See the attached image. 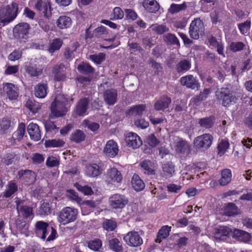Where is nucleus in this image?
I'll list each match as a JSON object with an SVG mask.
<instances>
[{
  "instance_id": "nucleus-1",
  "label": "nucleus",
  "mask_w": 252,
  "mask_h": 252,
  "mask_svg": "<svg viewBox=\"0 0 252 252\" xmlns=\"http://www.w3.org/2000/svg\"><path fill=\"white\" fill-rule=\"evenodd\" d=\"M50 235L47 237V241H50L54 240L56 237L57 231L53 227H49V224L43 221H38L35 224V233L36 236L44 240L49 232Z\"/></svg>"
},
{
  "instance_id": "nucleus-2",
  "label": "nucleus",
  "mask_w": 252,
  "mask_h": 252,
  "mask_svg": "<svg viewBox=\"0 0 252 252\" xmlns=\"http://www.w3.org/2000/svg\"><path fill=\"white\" fill-rule=\"evenodd\" d=\"M17 4L12 3L0 9V26H4L13 20L17 16Z\"/></svg>"
},
{
  "instance_id": "nucleus-3",
  "label": "nucleus",
  "mask_w": 252,
  "mask_h": 252,
  "mask_svg": "<svg viewBox=\"0 0 252 252\" xmlns=\"http://www.w3.org/2000/svg\"><path fill=\"white\" fill-rule=\"evenodd\" d=\"M216 99L222 106L227 107L236 99L235 93L228 88H222L216 92Z\"/></svg>"
},
{
  "instance_id": "nucleus-4",
  "label": "nucleus",
  "mask_w": 252,
  "mask_h": 252,
  "mask_svg": "<svg viewBox=\"0 0 252 252\" xmlns=\"http://www.w3.org/2000/svg\"><path fill=\"white\" fill-rule=\"evenodd\" d=\"M78 211L76 209L66 207L60 212L58 221L63 225L74 221L77 218Z\"/></svg>"
},
{
  "instance_id": "nucleus-5",
  "label": "nucleus",
  "mask_w": 252,
  "mask_h": 252,
  "mask_svg": "<svg viewBox=\"0 0 252 252\" xmlns=\"http://www.w3.org/2000/svg\"><path fill=\"white\" fill-rule=\"evenodd\" d=\"M66 100L62 95L57 96L51 105V111L55 117L64 115L66 111L65 107Z\"/></svg>"
},
{
  "instance_id": "nucleus-6",
  "label": "nucleus",
  "mask_w": 252,
  "mask_h": 252,
  "mask_svg": "<svg viewBox=\"0 0 252 252\" xmlns=\"http://www.w3.org/2000/svg\"><path fill=\"white\" fill-rule=\"evenodd\" d=\"M204 33V26L202 21L197 18L193 20L189 28L190 37L194 39H197L200 36H202Z\"/></svg>"
},
{
  "instance_id": "nucleus-7",
  "label": "nucleus",
  "mask_w": 252,
  "mask_h": 252,
  "mask_svg": "<svg viewBox=\"0 0 252 252\" xmlns=\"http://www.w3.org/2000/svg\"><path fill=\"white\" fill-rule=\"evenodd\" d=\"M213 139V137L211 134H204L194 139V145L197 149L206 150L211 146Z\"/></svg>"
},
{
  "instance_id": "nucleus-8",
  "label": "nucleus",
  "mask_w": 252,
  "mask_h": 252,
  "mask_svg": "<svg viewBox=\"0 0 252 252\" xmlns=\"http://www.w3.org/2000/svg\"><path fill=\"white\" fill-rule=\"evenodd\" d=\"M124 241L129 246L137 247L143 244V239L138 232L132 231L127 233L124 237Z\"/></svg>"
},
{
  "instance_id": "nucleus-9",
  "label": "nucleus",
  "mask_w": 252,
  "mask_h": 252,
  "mask_svg": "<svg viewBox=\"0 0 252 252\" xmlns=\"http://www.w3.org/2000/svg\"><path fill=\"white\" fill-rule=\"evenodd\" d=\"M30 26L27 23H21L16 25L13 30V36L18 39L24 38L29 33Z\"/></svg>"
},
{
  "instance_id": "nucleus-10",
  "label": "nucleus",
  "mask_w": 252,
  "mask_h": 252,
  "mask_svg": "<svg viewBox=\"0 0 252 252\" xmlns=\"http://www.w3.org/2000/svg\"><path fill=\"white\" fill-rule=\"evenodd\" d=\"M109 202L112 208L122 209L128 203V200L123 195L115 194L110 198Z\"/></svg>"
},
{
  "instance_id": "nucleus-11",
  "label": "nucleus",
  "mask_w": 252,
  "mask_h": 252,
  "mask_svg": "<svg viewBox=\"0 0 252 252\" xmlns=\"http://www.w3.org/2000/svg\"><path fill=\"white\" fill-rule=\"evenodd\" d=\"M180 83L182 86L192 90L198 89L200 87L198 81L192 75H188L181 77Z\"/></svg>"
},
{
  "instance_id": "nucleus-12",
  "label": "nucleus",
  "mask_w": 252,
  "mask_h": 252,
  "mask_svg": "<svg viewBox=\"0 0 252 252\" xmlns=\"http://www.w3.org/2000/svg\"><path fill=\"white\" fill-rule=\"evenodd\" d=\"M15 203L18 212L21 213L24 217L28 218L32 214V208L27 205V201L26 200L16 198Z\"/></svg>"
},
{
  "instance_id": "nucleus-13",
  "label": "nucleus",
  "mask_w": 252,
  "mask_h": 252,
  "mask_svg": "<svg viewBox=\"0 0 252 252\" xmlns=\"http://www.w3.org/2000/svg\"><path fill=\"white\" fill-rule=\"evenodd\" d=\"M89 100L87 98L80 99L77 102L74 110V115L77 116H84L88 109Z\"/></svg>"
},
{
  "instance_id": "nucleus-14",
  "label": "nucleus",
  "mask_w": 252,
  "mask_h": 252,
  "mask_svg": "<svg viewBox=\"0 0 252 252\" xmlns=\"http://www.w3.org/2000/svg\"><path fill=\"white\" fill-rule=\"evenodd\" d=\"M104 102L109 105H114L118 99L117 91L114 89H110L105 90L103 94Z\"/></svg>"
},
{
  "instance_id": "nucleus-15",
  "label": "nucleus",
  "mask_w": 252,
  "mask_h": 252,
  "mask_svg": "<svg viewBox=\"0 0 252 252\" xmlns=\"http://www.w3.org/2000/svg\"><path fill=\"white\" fill-rule=\"evenodd\" d=\"M66 67L63 63L55 65L52 70L54 79L58 81L64 80L66 77Z\"/></svg>"
},
{
  "instance_id": "nucleus-16",
  "label": "nucleus",
  "mask_w": 252,
  "mask_h": 252,
  "mask_svg": "<svg viewBox=\"0 0 252 252\" xmlns=\"http://www.w3.org/2000/svg\"><path fill=\"white\" fill-rule=\"evenodd\" d=\"M125 140L127 145L133 149H137L142 144L140 137L133 132L128 133L125 138Z\"/></svg>"
},
{
  "instance_id": "nucleus-17",
  "label": "nucleus",
  "mask_w": 252,
  "mask_h": 252,
  "mask_svg": "<svg viewBox=\"0 0 252 252\" xmlns=\"http://www.w3.org/2000/svg\"><path fill=\"white\" fill-rule=\"evenodd\" d=\"M17 177L27 184H32L35 181V174L31 170H20L18 172Z\"/></svg>"
},
{
  "instance_id": "nucleus-18",
  "label": "nucleus",
  "mask_w": 252,
  "mask_h": 252,
  "mask_svg": "<svg viewBox=\"0 0 252 252\" xmlns=\"http://www.w3.org/2000/svg\"><path fill=\"white\" fill-rule=\"evenodd\" d=\"M103 152L108 157H114L118 152L117 143L113 140H109L105 145Z\"/></svg>"
},
{
  "instance_id": "nucleus-19",
  "label": "nucleus",
  "mask_w": 252,
  "mask_h": 252,
  "mask_svg": "<svg viewBox=\"0 0 252 252\" xmlns=\"http://www.w3.org/2000/svg\"><path fill=\"white\" fill-rule=\"evenodd\" d=\"M3 91L10 100L16 99L18 96L17 88L12 83H5L3 87Z\"/></svg>"
},
{
  "instance_id": "nucleus-20",
  "label": "nucleus",
  "mask_w": 252,
  "mask_h": 252,
  "mask_svg": "<svg viewBox=\"0 0 252 252\" xmlns=\"http://www.w3.org/2000/svg\"><path fill=\"white\" fill-rule=\"evenodd\" d=\"M232 237L236 240L245 243L250 241L252 237L250 233L240 229H235Z\"/></svg>"
},
{
  "instance_id": "nucleus-21",
  "label": "nucleus",
  "mask_w": 252,
  "mask_h": 252,
  "mask_svg": "<svg viewBox=\"0 0 252 252\" xmlns=\"http://www.w3.org/2000/svg\"><path fill=\"white\" fill-rule=\"evenodd\" d=\"M231 231V229L227 226H220L219 228L214 229V237L217 240H224Z\"/></svg>"
},
{
  "instance_id": "nucleus-22",
  "label": "nucleus",
  "mask_w": 252,
  "mask_h": 252,
  "mask_svg": "<svg viewBox=\"0 0 252 252\" xmlns=\"http://www.w3.org/2000/svg\"><path fill=\"white\" fill-rule=\"evenodd\" d=\"M107 180L109 182L113 183H118L122 180L121 173L117 169L112 168L108 170L107 172Z\"/></svg>"
},
{
  "instance_id": "nucleus-23",
  "label": "nucleus",
  "mask_w": 252,
  "mask_h": 252,
  "mask_svg": "<svg viewBox=\"0 0 252 252\" xmlns=\"http://www.w3.org/2000/svg\"><path fill=\"white\" fill-rule=\"evenodd\" d=\"M28 131L30 137L32 139L35 141H38L40 139V130L37 124L33 123L30 124L28 126Z\"/></svg>"
},
{
  "instance_id": "nucleus-24",
  "label": "nucleus",
  "mask_w": 252,
  "mask_h": 252,
  "mask_svg": "<svg viewBox=\"0 0 252 252\" xmlns=\"http://www.w3.org/2000/svg\"><path fill=\"white\" fill-rule=\"evenodd\" d=\"M171 103V100L169 97L162 96L155 102L154 107L157 111L164 110L168 107Z\"/></svg>"
},
{
  "instance_id": "nucleus-25",
  "label": "nucleus",
  "mask_w": 252,
  "mask_h": 252,
  "mask_svg": "<svg viewBox=\"0 0 252 252\" xmlns=\"http://www.w3.org/2000/svg\"><path fill=\"white\" fill-rule=\"evenodd\" d=\"M142 4L144 8L151 13H156L159 9V3L155 0H144Z\"/></svg>"
},
{
  "instance_id": "nucleus-26",
  "label": "nucleus",
  "mask_w": 252,
  "mask_h": 252,
  "mask_svg": "<svg viewBox=\"0 0 252 252\" xmlns=\"http://www.w3.org/2000/svg\"><path fill=\"white\" fill-rule=\"evenodd\" d=\"M175 149L176 151L179 154H188L190 152L189 143L183 140H181L177 143Z\"/></svg>"
},
{
  "instance_id": "nucleus-27",
  "label": "nucleus",
  "mask_w": 252,
  "mask_h": 252,
  "mask_svg": "<svg viewBox=\"0 0 252 252\" xmlns=\"http://www.w3.org/2000/svg\"><path fill=\"white\" fill-rule=\"evenodd\" d=\"M48 86L45 83H39L34 87V94L38 98H44L46 96Z\"/></svg>"
},
{
  "instance_id": "nucleus-28",
  "label": "nucleus",
  "mask_w": 252,
  "mask_h": 252,
  "mask_svg": "<svg viewBox=\"0 0 252 252\" xmlns=\"http://www.w3.org/2000/svg\"><path fill=\"white\" fill-rule=\"evenodd\" d=\"M146 109L144 104H139L131 107L127 111L126 114L129 116H141Z\"/></svg>"
},
{
  "instance_id": "nucleus-29",
  "label": "nucleus",
  "mask_w": 252,
  "mask_h": 252,
  "mask_svg": "<svg viewBox=\"0 0 252 252\" xmlns=\"http://www.w3.org/2000/svg\"><path fill=\"white\" fill-rule=\"evenodd\" d=\"M163 174L166 178L171 177L175 173V166L171 161H168L163 164Z\"/></svg>"
},
{
  "instance_id": "nucleus-30",
  "label": "nucleus",
  "mask_w": 252,
  "mask_h": 252,
  "mask_svg": "<svg viewBox=\"0 0 252 252\" xmlns=\"http://www.w3.org/2000/svg\"><path fill=\"white\" fill-rule=\"evenodd\" d=\"M191 67V63L186 59L180 61L176 65V71L178 73L185 72Z\"/></svg>"
},
{
  "instance_id": "nucleus-31",
  "label": "nucleus",
  "mask_w": 252,
  "mask_h": 252,
  "mask_svg": "<svg viewBox=\"0 0 252 252\" xmlns=\"http://www.w3.org/2000/svg\"><path fill=\"white\" fill-rule=\"evenodd\" d=\"M231 172L230 169H225L221 171V177L219 180L221 186H225L231 180Z\"/></svg>"
},
{
  "instance_id": "nucleus-32",
  "label": "nucleus",
  "mask_w": 252,
  "mask_h": 252,
  "mask_svg": "<svg viewBox=\"0 0 252 252\" xmlns=\"http://www.w3.org/2000/svg\"><path fill=\"white\" fill-rule=\"evenodd\" d=\"M215 120V117L213 116L205 117L200 119L198 121V124L203 128H210L214 126Z\"/></svg>"
},
{
  "instance_id": "nucleus-33",
  "label": "nucleus",
  "mask_w": 252,
  "mask_h": 252,
  "mask_svg": "<svg viewBox=\"0 0 252 252\" xmlns=\"http://www.w3.org/2000/svg\"><path fill=\"white\" fill-rule=\"evenodd\" d=\"M86 173L89 176L95 177L98 176L99 173V167L96 164H89L86 167Z\"/></svg>"
},
{
  "instance_id": "nucleus-34",
  "label": "nucleus",
  "mask_w": 252,
  "mask_h": 252,
  "mask_svg": "<svg viewBox=\"0 0 252 252\" xmlns=\"http://www.w3.org/2000/svg\"><path fill=\"white\" fill-rule=\"evenodd\" d=\"M18 190V186L13 181H10L7 186L5 191L3 193V196L6 198L10 197Z\"/></svg>"
},
{
  "instance_id": "nucleus-35",
  "label": "nucleus",
  "mask_w": 252,
  "mask_h": 252,
  "mask_svg": "<svg viewBox=\"0 0 252 252\" xmlns=\"http://www.w3.org/2000/svg\"><path fill=\"white\" fill-rule=\"evenodd\" d=\"M131 183L133 189L136 191H140L144 188L145 184L144 182L137 175H133Z\"/></svg>"
},
{
  "instance_id": "nucleus-36",
  "label": "nucleus",
  "mask_w": 252,
  "mask_h": 252,
  "mask_svg": "<svg viewBox=\"0 0 252 252\" xmlns=\"http://www.w3.org/2000/svg\"><path fill=\"white\" fill-rule=\"evenodd\" d=\"M171 227L168 226H163L159 230L157 237L156 239L157 243H160L162 239L167 238L169 235Z\"/></svg>"
},
{
  "instance_id": "nucleus-37",
  "label": "nucleus",
  "mask_w": 252,
  "mask_h": 252,
  "mask_svg": "<svg viewBox=\"0 0 252 252\" xmlns=\"http://www.w3.org/2000/svg\"><path fill=\"white\" fill-rule=\"evenodd\" d=\"M71 20L67 16H60L57 21V25L58 28L61 29H65L71 25Z\"/></svg>"
},
{
  "instance_id": "nucleus-38",
  "label": "nucleus",
  "mask_w": 252,
  "mask_h": 252,
  "mask_svg": "<svg viewBox=\"0 0 252 252\" xmlns=\"http://www.w3.org/2000/svg\"><path fill=\"white\" fill-rule=\"evenodd\" d=\"M150 28L152 31H154L157 34H162L165 32H167L169 31V28L165 25H159L158 24H155L152 25Z\"/></svg>"
},
{
  "instance_id": "nucleus-39",
  "label": "nucleus",
  "mask_w": 252,
  "mask_h": 252,
  "mask_svg": "<svg viewBox=\"0 0 252 252\" xmlns=\"http://www.w3.org/2000/svg\"><path fill=\"white\" fill-rule=\"evenodd\" d=\"M237 207L233 203H230L226 205L223 210V215L232 216L238 214Z\"/></svg>"
},
{
  "instance_id": "nucleus-40",
  "label": "nucleus",
  "mask_w": 252,
  "mask_h": 252,
  "mask_svg": "<svg viewBox=\"0 0 252 252\" xmlns=\"http://www.w3.org/2000/svg\"><path fill=\"white\" fill-rule=\"evenodd\" d=\"M110 248L116 252H123V249L122 244L117 238H113L109 241Z\"/></svg>"
},
{
  "instance_id": "nucleus-41",
  "label": "nucleus",
  "mask_w": 252,
  "mask_h": 252,
  "mask_svg": "<svg viewBox=\"0 0 252 252\" xmlns=\"http://www.w3.org/2000/svg\"><path fill=\"white\" fill-rule=\"evenodd\" d=\"M164 41L168 45H179V41L177 37L171 33H168L163 37Z\"/></svg>"
},
{
  "instance_id": "nucleus-42",
  "label": "nucleus",
  "mask_w": 252,
  "mask_h": 252,
  "mask_svg": "<svg viewBox=\"0 0 252 252\" xmlns=\"http://www.w3.org/2000/svg\"><path fill=\"white\" fill-rule=\"evenodd\" d=\"M187 7V6L185 2L180 4L172 3L168 11L171 14H175L185 10Z\"/></svg>"
},
{
  "instance_id": "nucleus-43",
  "label": "nucleus",
  "mask_w": 252,
  "mask_h": 252,
  "mask_svg": "<svg viewBox=\"0 0 252 252\" xmlns=\"http://www.w3.org/2000/svg\"><path fill=\"white\" fill-rule=\"evenodd\" d=\"M85 137L86 135L82 131L80 130H76L71 134L70 139L71 141L76 143H79L84 141L85 139Z\"/></svg>"
},
{
  "instance_id": "nucleus-44",
  "label": "nucleus",
  "mask_w": 252,
  "mask_h": 252,
  "mask_svg": "<svg viewBox=\"0 0 252 252\" xmlns=\"http://www.w3.org/2000/svg\"><path fill=\"white\" fill-rule=\"evenodd\" d=\"M78 70L81 73L89 74L93 73L94 69L89 63H83L77 66Z\"/></svg>"
},
{
  "instance_id": "nucleus-45",
  "label": "nucleus",
  "mask_w": 252,
  "mask_h": 252,
  "mask_svg": "<svg viewBox=\"0 0 252 252\" xmlns=\"http://www.w3.org/2000/svg\"><path fill=\"white\" fill-rule=\"evenodd\" d=\"M26 126L25 125L22 123L19 125L18 128L12 135V138L14 140L20 141L23 137L25 132Z\"/></svg>"
},
{
  "instance_id": "nucleus-46",
  "label": "nucleus",
  "mask_w": 252,
  "mask_h": 252,
  "mask_svg": "<svg viewBox=\"0 0 252 252\" xmlns=\"http://www.w3.org/2000/svg\"><path fill=\"white\" fill-rule=\"evenodd\" d=\"M108 31L106 27L100 26L95 29L92 33V37L95 38L102 37L104 35L107 34Z\"/></svg>"
},
{
  "instance_id": "nucleus-47",
  "label": "nucleus",
  "mask_w": 252,
  "mask_h": 252,
  "mask_svg": "<svg viewBox=\"0 0 252 252\" xmlns=\"http://www.w3.org/2000/svg\"><path fill=\"white\" fill-rule=\"evenodd\" d=\"M26 106L33 114H35L40 108V105L38 102L31 99L27 101Z\"/></svg>"
},
{
  "instance_id": "nucleus-48",
  "label": "nucleus",
  "mask_w": 252,
  "mask_h": 252,
  "mask_svg": "<svg viewBox=\"0 0 252 252\" xmlns=\"http://www.w3.org/2000/svg\"><path fill=\"white\" fill-rule=\"evenodd\" d=\"M63 44L62 41L59 38H56L52 40L50 43L49 48V51L50 53H53L56 51L60 49Z\"/></svg>"
},
{
  "instance_id": "nucleus-49",
  "label": "nucleus",
  "mask_w": 252,
  "mask_h": 252,
  "mask_svg": "<svg viewBox=\"0 0 252 252\" xmlns=\"http://www.w3.org/2000/svg\"><path fill=\"white\" fill-rule=\"evenodd\" d=\"M38 212L41 216H46L50 214L51 208L49 203L43 202L39 207Z\"/></svg>"
},
{
  "instance_id": "nucleus-50",
  "label": "nucleus",
  "mask_w": 252,
  "mask_h": 252,
  "mask_svg": "<svg viewBox=\"0 0 252 252\" xmlns=\"http://www.w3.org/2000/svg\"><path fill=\"white\" fill-rule=\"evenodd\" d=\"M64 142L60 139H52L45 141V145L47 147H59L63 146Z\"/></svg>"
},
{
  "instance_id": "nucleus-51",
  "label": "nucleus",
  "mask_w": 252,
  "mask_h": 252,
  "mask_svg": "<svg viewBox=\"0 0 252 252\" xmlns=\"http://www.w3.org/2000/svg\"><path fill=\"white\" fill-rule=\"evenodd\" d=\"M141 167L145 171V172L149 175L155 173L154 170L152 169V163L149 160L143 161L141 163Z\"/></svg>"
},
{
  "instance_id": "nucleus-52",
  "label": "nucleus",
  "mask_w": 252,
  "mask_h": 252,
  "mask_svg": "<svg viewBox=\"0 0 252 252\" xmlns=\"http://www.w3.org/2000/svg\"><path fill=\"white\" fill-rule=\"evenodd\" d=\"M35 8L41 12L45 15H46L48 5L47 3L43 2L42 0H39L35 5Z\"/></svg>"
},
{
  "instance_id": "nucleus-53",
  "label": "nucleus",
  "mask_w": 252,
  "mask_h": 252,
  "mask_svg": "<svg viewBox=\"0 0 252 252\" xmlns=\"http://www.w3.org/2000/svg\"><path fill=\"white\" fill-rule=\"evenodd\" d=\"M251 27L250 21L247 20L246 22L238 25V28L242 34L246 35L250 30Z\"/></svg>"
},
{
  "instance_id": "nucleus-54",
  "label": "nucleus",
  "mask_w": 252,
  "mask_h": 252,
  "mask_svg": "<svg viewBox=\"0 0 252 252\" xmlns=\"http://www.w3.org/2000/svg\"><path fill=\"white\" fill-rule=\"evenodd\" d=\"M101 246L102 242L99 239H95L88 243L89 248L94 251H98Z\"/></svg>"
},
{
  "instance_id": "nucleus-55",
  "label": "nucleus",
  "mask_w": 252,
  "mask_h": 252,
  "mask_svg": "<svg viewBox=\"0 0 252 252\" xmlns=\"http://www.w3.org/2000/svg\"><path fill=\"white\" fill-rule=\"evenodd\" d=\"M229 144L228 142L222 140L218 146V154L221 156L223 155L226 150L228 148Z\"/></svg>"
},
{
  "instance_id": "nucleus-56",
  "label": "nucleus",
  "mask_w": 252,
  "mask_h": 252,
  "mask_svg": "<svg viewBox=\"0 0 252 252\" xmlns=\"http://www.w3.org/2000/svg\"><path fill=\"white\" fill-rule=\"evenodd\" d=\"M245 45L242 42H232L230 44V49L234 52L242 50Z\"/></svg>"
},
{
  "instance_id": "nucleus-57",
  "label": "nucleus",
  "mask_w": 252,
  "mask_h": 252,
  "mask_svg": "<svg viewBox=\"0 0 252 252\" xmlns=\"http://www.w3.org/2000/svg\"><path fill=\"white\" fill-rule=\"evenodd\" d=\"M147 143L152 147H156L159 143V141L154 134L149 135L146 138Z\"/></svg>"
},
{
  "instance_id": "nucleus-58",
  "label": "nucleus",
  "mask_w": 252,
  "mask_h": 252,
  "mask_svg": "<svg viewBox=\"0 0 252 252\" xmlns=\"http://www.w3.org/2000/svg\"><path fill=\"white\" fill-rule=\"evenodd\" d=\"M209 90L208 89H204L202 92H201L198 95H197L193 98V101L195 103H197L199 101H201L205 100L209 94Z\"/></svg>"
},
{
  "instance_id": "nucleus-59",
  "label": "nucleus",
  "mask_w": 252,
  "mask_h": 252,
  "mask_svg": "<svg viewBox=\"0 0 252 252\" xmlns=\"http://www.w3.org/2000/svg\"><path fill=\"white\" fill-rule=\"evenodd\" d=\"M105 55L100 53L97 55H92L89 56V59L96 64H100L105 59Z\"/></svg>"
},
{
  "instance_id": "nucleus-60",
  "label": "nucleus",
  "mask_w": 252,
  "mask_h": 252,
  "mask_svg": "<svg viewBox=\"0 0 252 252\" xmlns=\"http://www.w3.org/2000/svg\"><path fill=\"white\" fill-rule=\"evenodd\" d=\"M103 226L107 231H113L116 227V222L113 220H106L103 222Z\"/></svg>"
},
{
  "instance_id": "nucleus-61",
  "label": "nucleus",
  "mask_w": 252,
  "mask_h": 252,
  "mask_svg": "<svg viewBox=\"0 0 252 252\" xmlns=\"http://www.w3.org/2000/svg\"><path fill=\"white\" fill-rule=\"evenodd\" d=\"M75 187L79 191L83 192L85 195H91L93 193L92 189L88 186H82L79 184H76Z\"/></svg>"
},
{
  "instance_id": "nucleus-62",
  "label": "nucleus",
  "mask_w": 252,
  "mask_h": 252,
  "mask_svg": "<svg viewBox=\"0 0 252 252\" xmlns=\"http://www.w3.org/2000/svg\"><path fill=\"white\" fill-rule=\"evenodd\" d=\"M83 124L92 131H95L99 128V125L96 123L84 120Z\"/></svg>"
},
{
  "instance_id": "nucleus-63",
  "label": "nucleus",
  "mask_w": 252,
  "mask_h": 252,
  "mask_svg": "<svg viewBox=\"0 0 252 252\" xmlns=\"http://www.w3.org/2000/svg\"><path fill=\"white\" fill-rule=\"evenodd\" d=\"M0 126L1 131L4 133L11 126V121L6 118H4L0 122Z\"/></svg>"
},
{
  "instance_id": "nucleus-64",
  "label": "nucleus",
  "mask_w": 252,
  "mask_h": 252,
  "mask_svg": "<svg viewBox=\"0 0 252 252\" xmlns=\"http://www.w3.org/2000/svg\"><path fill=\"white\" fill-rule=\"evenodd\" d=\"M26 71L31 76H38L42 73V69L33 66H29Z\"/></svg>"
}]
</instances>
